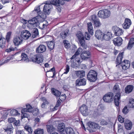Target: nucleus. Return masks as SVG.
<instances>
[{
    "instance_id": "27",
    "label": "nucleus",
    "mask_w": 134,
    "mask_h": 134,
    "mask_svg": "<svg viewBox=\"0 0 134 134\" xmlns=\"http://www.w3.org/2000/svg\"><path fill=\"white\" fill-rule=\"evenodd\" d=\"M65 126L63 123L59 124L58 126L57 129L58 131L60 132H62L64 131Z\"/></svg>"
},
{
    "instance_id": "5",
    "label": "nucleus",
    "mask_w": 134,
    "mask_h": 134,
    "mask_svg": "<svg viewBox=\"0 0 134 134\" xmlns=\"http://www.w3.org/2000/svg\"><path fill=\"white\" fill-rule=\"evenodd\" d=\"M110 12L107 9H104L100 10L98 13V16L100 18L105 19L109 18L110 15Z\"/></svg>"
},
{
    "instance_id": "4",
    "label": "nucleus",
    "mask_w": 134,
    "mask_h": 134,
    "mask_svg": "<svg viewBox=\"0 0 134 134\" xmlns=\"http://www.w3.org/2000/svg\"><path fill=\"white\" fill-rule=\"evenodd\" d=\"M97 75L96 71L93 70H91L87 75V79L91 82H95L97 79Z\"/></svg>"
},
{
    "instance_id": "56",
    "label": "nucleus",
    "mask_w": 134,
    "mask_h": 134,
    "mask_svg": "<svg viewBox=\"0 0 134 134\" xmlns=\"http://www.w3.org/2000/svg\"><path fill=\"white\" fill-rule=\"evenodd\" d=\"M122 112L124 114H126L129 112V110L126 106H125L122 110Z\"/></svg>"
},
{
    "instance_id": "14",
    "label": "nucleus",
    "mask_w": 134,
    "mask_h": 134,
    "mask_svg": "<svg viewBox=\"0 0 134 134\" xmlns=\"http://www.w3.org/2000/svg\"><path fill=\"white\" fill-rule=\"evenodd\" d=\"M122 40L121 37H118L114 38L113 40V42L115 45L120 46L122 43Z\"/></svg>"
},
{
    "instance_id": "44",
    "label": "nucleus",
    "mask_w": 134,
    "mask_h": 134,
    "mask_svg": "<svg viewBox=\"0 0 134 134\" xmlns=\"http://www.w3.org/2000/svg\"><path fill=\"white\" fill-rule=\"evenodd\" d=\"M10 113L11 115L12 116H15L20 115V114L18 112V111L15 109L11 110Z\"/></svg>"
},
{
    "instance_id": "63",
    "label": "nucleus",
    "mask_w": 134,
    "mask_h": 134,
    "mask_svg": "<svg viewBox=\"0 0 134 134\" xmlns=\"http://www.w3.org/2000/svg\"><path fill=\"white\" fill-rule=\"evenodd\" d=\"M14 125L17 126H19L20 125V121L19 120H16L14 122Z\"/></svg>"
},
{
    "instance_id": "49",
    "label": "nucleus",
    "mask_w": 134,
    "mask_h": 134,
    "mask_svg": "<svg viewBox=\"0 0 134 134\" xmlns=\"http://www.w3.org/2000/svg\"><path fill=\"white\" fill-rule=\"evenodd\" d=\"M94 23L96 27H99L101 25V24L99 19L94 22Z\"/></svg>"
},
{
    "instance_id": "52",
    "label": "nucleus",
    "mask_w": 134,
    "mask_h": 134,
    "mask_svg": "<svg viewBox=\"0 0 134 134\" xmlns=\"http://www.w3.org/2000/svg\"><path fill=\"white\" fill-rule=\"evenodd\" d=\"M59 97V99L61 101L65 100L66 98V96L65 94H62Z\"/></svg>"
},
{
    "instance_id": "8",
    "label": "nucleus",
    "mask_w": 134,
    "mask_h": 134,
    "mask_svg": "<svg viewBox=\"0 0 134 134\" xmlns=\"http://www.w3.org/2000/svg\"><path fill=\"white\" fill-rule=\"evenodd\" d=\"M113 94L112 92H109L105 94L103 97L104 101L107 103L111 102L113 100Z\"/></svg>"
},
{
    "instance_id": "34",
    "label": "nucleus",
    "mask_w": 134,
    "mask_h": 134,
    "mask_svg": "<svg viewBox=\"0 0 134 134\" xmlns=\"http://www.w3.org/2000/svg\"><path fill=\"white\" fill-rule=\"evenodd\" d=\"M47 44L48 47L50 50L53 49L55 46L54 42L52 41L48 42Z\"/></svg>"
},
{
    "instance_id": "22",
    "label": "nucleus",
    "mask_w": 134,
    "mask_h": 134,
    "mask_svg": "<svg viewBox=\"0 0 134 134\" xmlns=\"http://www.w3.org/2000/svg\"><path fill=\"white\" fill-rule=\"evenodd\" d=\"M26 108H24L21 110V113H25V112H31L33 110V108L29 104L26 105Z\"/></svg>"
},
{
    "instance_id": "38",
    "label": "nucleus",
    "mask_w": 134,
    "mask_h": 134,
    "mask_svg": "<svg viewBox=\"0 0 134 134\" xmlns=\"http://www.w3.org/2000/svg\"><path fill=\"white\" fill-rule=\"evenodd\" d=\"M48 3L52 5H55L56 6H59V4L58 3V0H51V1H47Z\"/></svg>"
},
{
    "instance_id": "6",
    "label": "nucleus",
    "mask_w": 134,
    "mask_h": 134,
    "mask_svg": "<svg viewBox=\"0 0 134 134\" xmlns=\"http://www.w3.org/2000/svg\"><path fill=\"white\" fill-rule=\"evenodd\" d=\"M76 36L81 46L83 47L84 49H86L87 46L85 45V38L82 33L79 31L77 32Z\"/></svg>"
},
{
    "instance_id": "40",
    "label": "nucleus",
    "mask_w": 134,
    "mask_h": 134,
    "mask_svg": "<svg viewBox=\"0 0 134 134\" xmlns=\"http://www.w3.org/2000/svg\"><path fill=\"white\" fill-rule=\"evenodd\" d=\"M47 131L48 132L51 133L54 130L55 128L52 125H47Z\"/></svg>"
},
{
    "instance_id": "43",
    "label": "nucleus",
    "mask_w": 134,
    "mask_h": 134,
    "mask_svg": "<svg viewBox=\"0 0 134 134\" xmlns=\"http://www.w3.org/2000/svg\"><path fill=\"white\" fill-rule=\"evenodd\" d=\"M80 54L79 53L76 51L75 54L71 58V59L72 60L74 59L75 58V60L78 63L80 62V60H77V58L78 55Z\"/></svg>"
},
{
    "instance_id": "16",
    "label": "nucleus",
    "mask_w": 134,
    "mask_h": 134,
    "mask_svg": "<svg viewBox=\"0 0 134 134\" xmlns=\"http://www.w3.org/2000/svg\"><path fill=\"white\" fill-rule=\"evenodd\" d=\"M28 23L31 26H33L34 27H35L38 25L39 23L38 20L36 18H33L30 20L28 21Z\"/></svg>"
},
{
    "instance_id": "18",
    "label": "nucleus",
    "mask_w": 134,
    "mask_h": 134,
    "mask_svg": "<svg viewBox=\"0 0 134 134\" xmlns=\"http://www.w3.org/2000/svg\"><path fill=\"white\" fill-rule=\"evenodd\" d=\"M103 33L101 30H98L95 32V37L98 39L99 40L102 38Z\"/></svg>"
},
{
    "instance_id": "12",
    "label": "nucleus",
    "mask_w": 134,
    "mask_h": 134,
    "mask_svg": "<svg viewBox=\"0 0 134 134\" xmlns=\"http://www.w3.org/2000/svg\"><path fill=\"white\" fill-rule=\"evenodd\" d=\"M76 86H80L85 85L86 84V80L85 79H78L75 81Z\"/></svg>"
},
{
    "instance_id": "1",
    "label": "nucleus",
    "mask_w": 134,
    "mask_h": 134,
    "mask_svg": "<svg viewBox=\"0 0 134 134\" xmlns=\"http://www.w3.org/2000/svg\"><path fill=\"white\" fill-rule=\"evenodd\" d=\"M124 55V52H120L119 53L116 59V63L118 65L121 64V65L122 69L124 70L128 69L130 66V62L127 60H124L123 62H121Z\"/></svg>"
},
{
    "instance_id": "41",
    "label": "nucleus",
    "mask_w": 134,
    "mask_h": 134,
    "mask_svg": "<svg viewBox=\"0 0 134 134\" xmlns=\"http://www.w3.org/2000/svg\"><path fill=\"white\" fill-rule=\"evenodd\" d=\"M26 131H28V132L30 133H32L33 131V130L32 128L29 125H26L24 127Z\"/></svg>"
},
{
    "instance_id": "32",
    "label": "nucleus",
    "mask_w": 134,
    "mask_h": 134,
    "mask_svg": "<svg viewBox=\"0 0 134 134\" xmlns=\"http://www.w3.org/2000/svg\"><path fill=\"white\" fill-rule=\"evenodd\" d=\"M134 44V38H131L129 41L128 46L127 47V48L130 49L133 46Z\"/></svg>"
},
{
    "instance_id": "55",
    "label": "nucleus",
    "mask_w": 134,
    "mask_h": 134,
    "mask_svg": "<svg viewBox=\"0 0 134 134\" xmlns=\"http://www.w3.org/2000/svg\"><path fill=\"white\" fill-rule=\"evenodd\" d=\"M29 116V115L25 113H23L21 114V118L23 119L24 118H28Z\"/></svg>"
},
{
    "instance_id": "35",
    "label": "nucleus",
    "mask_w": 134,
    "mask_h": 134,
    "mask_svg": "<svg viewBox=\"0 0 134 134\" xmlns=\"http://www.w3.org/2000/svg\"><path fill=\"white\" fill-rule=\"evenodd\" d=\"M76 75L78 77L82 78L84 77L85 75V72L83 71H78L76 73Z\"/></svg>"
},
{
    "instance_id": "61",
    "label": "nucleus",
    "mask_w": 134,
    "mask_h": 134,
    "mask_svg": "<svg viewBox=\"0 0 134 134\" xmlns=\"http://www.w3.org/2000/svg\"><path fill=\"white\" fill-rule=\"evenodd\" d=\"M41 100L43 102V103H46V104H48V102L47 101L46 99L44 97H42L41 98Z\"/></svg>"
},
{
    "instance_id": "64",
    "label": "nucleus",
    "mask_w": 134,
    "mask_h": 134,
    "mask_svg": "<svg viewBox=\"0 0 134 134\" xmlns=\"http://www.w3.org/2000/svg\"><path fill=\"white\" fill-rule=\"evenodd\" d=\"M85 38L87 40H89L90 39V35L87 32H86L85 33Z\"/></svg>"
},
{
    "instance_id": "24",
    "label": "nucleus",
    "mask_w": 134,
    "mask_h": 134,
    "mask_svg": "<svg viewBox=\"0 0 134 134\" xmlns=\"http://www.w3.org/2000/svg\"><path fill=\"white\" fill-rule=\"evenodd\" d=\"M21 59L19 61H21L25 63H27L29 62V59L26 54L24 53H22L21 55ZM19 61V60H18Z\"/></svg>"
},
{
    "instance_id": "11",
    "label": "nucleus",
    "mask_w": 134,
    "mask_h": 134,
    "mask_svg": "<svg viewBox=\"0 0 134 134\" xmlns=\"http://www.w3.org/2000/svg\"><path fill=\"white\" fill-rule=\"evenodd\" d=\"M31 34L29 31L25 30L22 31L20 36L22 38V39L27 40L31 36Z\"/></svg>"
},
{
    "instance_id": "28",
    "label": "nucleus",
    "mask_w": 134,
    "mask_h": 134,
    "mask_svg": "<svg viewBox=\"0 0 134 134\" xmlns=\"http://www.w3.org/2000/svg\"><path fill=\"white\" fill-rule=\"evenodd\" d=\"M65 130L66 134H75L73 129L71 127L66 128Z\"/></svg>"
},
{
    "instance_id": "46",
    "label": "nucleus",
    "mask_w": 134,
    "mask_h": 134,
    "mask_svg": "<svg viewBox=\"0 0 134 134\" xmlns=\"http://www.w3.org/2000/svg\"><path fill=\"white\" fill-rule=\"evenodd\" d=\"M12 32L10 31L8 32L6 36V39L8 42H9V41L11 37V36L12 34Z\"/></svg>"
},
{
    "instance_id": "36",
    "label": "nucleus",
    "mask_w": 134,
    "mask_h": 134,
    "mask_svg": "<svg viewBox=\"0 0 134 134\" xmlns=\"http://www.w3.org/2000/svg\"><path fill=\"white\" fill-rule=\"evenodd\" d=\"M35 134H44V130L43 129L38 128L34 131Z\"/></svg>"
},
{
    "instance_id": "33",
    "label": "nucleus",
    "mask_w": 134,
    "mask_h": 134,
    "mask_svg": "<svg viewBox=\"0 0 134 134\" xmlns=\"http://www.w3.org/2000/svg\"><path fill=\"white\" fill-rule=\"evenodd\" d=\"M51 90L53 94L56 97H59L60 95L61 92L58 91L53 88H52Z\"/></svg>"
},
{
    "instance_id": "48",
    "label": "nucleus",
    "mask_w": 134,
    "mask_h": 134,
    "mask_svg": "<svg viewBox=\"0 0 134 134\" xmlns=\"http://www.w3.org/2000/svg\"><path fill=\"white\" fill-rule=\"evenodd\" d=\"M35 10L37 13L38 14V16L40 17V15H41V14H42L41 13V11L40 8L39 7L35 8Z\"/></svg>"
},
{
    "instance_id": "30",
    "label": "nucleus",
    "mask_w": 134,
    "mask_h": 134,
    "mask_svg": "<svg viewBox=\"0 0 134 134\" xmlns=\"http://www.w3.org/2000/svg\"><path fill=\"white\" fill-rule=\"evenodd\" d=\"M69 31L68 30H66L63 31L60 33V37L63 39L65 38L68 36Z\"/></svg>"
},
{
    "instance_id": "59",
    "label": "nucleus",
    "mask_w": 134,
    "mask_h": 134,
    "mask_svg": "<svg viewBox=\"0 0 134 134\" xmlns=\"http://www.w3.org/2000/svg\"><path fill=\"white\" fill-rule=\"evenodd\" d=\"M58 3L59 4V6L60 5H63L64 4V0H58Z\"/></svg>"
},
{
    "instance_id": "58",
    "label": "nucleus",
    "mask_w": 134,
    "mask_h": 134,
    "mask_svg": "<svg viewBox=\"0 0 134 134\" xmlns=\"http://www.w3.org/2000/svg\"><path fill=\"white\" fill-rule=\"evenodd\" d=\"M24 132L22 130H16V134H24Z\"/></svg>"
},
{
    "instance_id": "20",
    "label": "nucleus",
    "mask_w": 134,
    "mask_h": 134,
    "mask_svg": "<svg viewBox=\"0 0 134 134\" xmlns=\"http://www.w3.org/2000/svg\"><path fill=\"white\" fill-rule=\"evenodd\" d=\"M112 37V34L110 32H108L103 34L102 38L106 41H109Z\"/></svg>"
},
{
    "instance_id": "50",
    "label": "nucleus",
    "mask_w": 134,
    "mask_h": 134,
    "mask_svg": "<svg viewBox=\"0 0 134 134\" xmlns=\"http://www.w3.org/2000/svg\"><path fill=\"white\" fill-rule=\"evenodd\" d=\"M32 114L34 116H36L39 113V110L37 108L35 109V110L32 111Z\"/></svg>"
},
{
    "instance_id": "25",
    "label": "nucleus",
    "mask_w": 134,
    "mask_h": 134,
    "mask_svg": "<svg viewBox=\"0 0 134 134\" xmlns=\"http://www.w3.org/2000/svg\"><path fill=\"white\" fill-rule=\"evenodd\" d=\"M87 25L89 32L91 35H93V32L92 23L91 22L88 23H87Z\"/></svg>"
},
{
    "instance_id": "62",
    "label": "nucleus",
    "mask_w": 134,
    "mask_h": 134,
    "mask_svg": "<svg viewBox=\"0 0 134 134\" xmlns=\"http://www.w3.org/2000/svg\"><path fill=\"white\" fill-rule=\"evenodd\" d=\"M101 125H106L108 124V123L104 120H102L100 122Z\"/></svg>"
},
{
    "instance_id": "10",
    "label": "nucleus",
    "mask_w": 134,
    "mask_h": 134,
    "mask_svg": "<svg viewBox=\"0 0 134 134\" xmlns=\"http://www.w3.org/2000/svg\"><path fill=\"white\" fill-rule=\"evenodd\" d=\"M80 110L81 113L83 116H86L88 115V107L85 104H83L80 107Z\"/></svg>"
},
{
    "instance_id": "31",
    "label": "nucleus",
    "mask_w": 134,
    "mask_h": 134,
    "mask_svg": "<svg viewBox=\"0 0 134 134\" xmlns=\"http://www.w3.org/2000/svg\"><path fill=\"white\" fill-rule=\"evenodd\" d=\"M32 37L33 38L36 37L39 34L38 29L37 28H34L32 31Z\"/></svg>"
},
{
    "instance_id": "47",
    "label": "nucleus",
    "mask_w": 134,
    "mask_h": 134,
    "mask_svg": "<svg viewBox=\"0 0 134 134\" xmlns=\"http://www.w3.org/2000/svg\"><path fill=\"white\" fill-rule=\"evenodd\" d=\"M38 25L41 29H43L46 27L47 25L44 24L43 22H41L39 23V25Z\"/></svg>"
},
{
    "instance_id": "21",
    "label": "nucleus",
    "mask_w": 134,
    "mask_h": 134,
    "mask_svg": "<svg viewBox=\"0 0 134 134\" xmlns=\"http://www.w3.org/2000/svg\"><path fill=\"white\" fill-rule=\"evenodd\" d=\"M4 130L7 134H12L13 133V128L12 125L10 124L7 127L4 128Z\"/></svg>"
},
{
    "instance_id": "19",
    "label": "nucleus",
    "mask_w": 134,
    "mask_h": 134,
    "mask_svg": "<svg viewBox=\"0 0 134 134\" xmlns=\"http://www.w3.org/2000/svg\"><path fill=\"white\" fill-rule=\"evenodd\" d=\"M90 55V52H89L84 51L82 53L80 56L81 58L83 60H86L88 58V56Z\"/></svg>"
},
{
    "instance_id": "2",
    "label": "nucleus",
    "mask_w": 134,
    "mask_h": 134,
    "mask_svg": "<svg viewBox=\"0 0 134 134\" xmlns=\"http://www.w3.org/2000/svg\"><path fill=\"white\" fill-rule=\"evenodd\" d=\"M119 85L117 84H115L113 88V91L115 92H117L115 96L114 99V102L115 104L117 106H118L119 103L120 102V100L121 93Z\"/></svg>"
},
{
    "instance_id": "51",
    "label": "nucleus",
    "mask_w": 134,
    "mask_h": 134,
    "mask_svg": "<svg viewBox=\"0 0 134 134\" xmlns=\"http://www.w3.org/2000/svg\"><path fill=\"white\" fill-rule=\"evenodd\" d=\"M70 69L69 66L68 65H67L66 66V68L65 69V71L64 73V74H66L69 72Z\"/></svg>"
},
{
    "instance_id": "54",
    "label": "nucleus",
    "mask_w": 134,
    "mask_h": 134,
    "mask_svg": "<svg viewBox=\"0 0 134 134\" xmlns=\"http://www.w3.org/2000/svg\"><path fill=\"white\" fill-rule=\"evenodd\" d=\"M15 121V119L13 117H11L8 119V121L9 123H12Z\"/></svg>"
},
{
    "instance_id": "29",
    "label": "nucleus",
    "mask_w": 134,
    "mask_h": 134,
    "mask_svg": "<svg viewBox=\"0 0 134 134\" xmlns=\"http://www.w3.org/2000/svg\"><path fill=\"white\" fill-rule=\"evenodd\" d=\"M5 39L2 35L0 36V47H5Z\"/></svg>"
},
{
    "instance_id": "53",
    "label": "nucleus",
    "mask_w": 134,
    "mask_h": 134,
    "mask_svg": "<svg viewBox=\"0 0 134 134\" xmlns=\"http://www.w3.org/2000/svg\"><path fill=\"white\" fill-rule=\"evenodd\" d=\"M16 48H13L12 47H11L9 48L8 49H6L5 51L6 52H9L12 51H14L15 50H16Z\"/></svg>"
},
{
    "instance_id": "39",
    "label": "nucleus",
    "mask_w": 134,
    "mask_h": 134,
    "mask_svg": "<svg viewBox=\"0 0 134 134\" xmlns=\"http://www.w3.org/2000/svg\"><path fill=\"white\" fill-rule=\"evenodd\" d=\"M128 106L130 108H134V99L132 98L130 99Z\"/></svg>"
},
{
    "instance_id": "60",
    "label": "nucleus",
    "mask_w": 134,
    "mask_h": 134,
    "mask_svg": "<svg viewBox=\"0 0 134 134\" xmlns=\"http://www.w3.org/2000/svg\"><path fill=\"white\" fill-rule=\"evenodd\" d=\"M92 19L93 21V22L97 20L98 19L97 18V17L96 15H94L91 16Z\"/></svg>"
},
{
    "instance_id": "37",
    "label": "nucleus",
    "mask_w": 134,
    "mask_h": 134,
    "mask_svg": "<svg viewBox=\"0 0 134 134\" xmlns=\"http://www.w3.org/2000/svg\"><path fill=\"white\" fill-rule=\"evenodd\" d=\"M125 127L126 129L129 130L131 129L132 126V122H128L125 123Z\"/></svg>"
},
{
    "instance_id": "13",
    "label": "nucleus",
    "mask_w": 134,
    "mask_h": 134,
    "mask_svg": "<svg viewBox=\"0 0 134 134\" xmlns=\"http://www.w3.org/2000/svg\"><path fill=\"white\" fill-rule=\"evenodd\" d=\"M113 30L115 35L119 36L123 34V30L121 29L117 26H114L113 28Z\"/></svg>"
},
{
    "instance_id": "26",
    "label": "nucleus",
    "mask_w": 134,
    "mask_h": 134,
    "mask_svg": "<svg viewBox=\"0 0 134 134\" xmlns=\"http://www.w3.org/2000/svg\"><path fill=\"white\" fill-rule=\"evenodd\" d=\"M133 88V86L132 85L127 86L125 88V93H130L132 91Z\"/></svg>"
},
{
    "instance_id": "7",
    "label": "nucleus",
    "mask_w": 134,
    "mask_h": 134,
    "mask_svg": "<svg viewBox=\"0 0 134 134\" xmlns=\"http://www.w3.org/2000/svg\"><path fill=\"white\" fill-rule=\"evenodd\" d=\"M31 60L33 62L40 63L43 61V56L41 54L35 55L31 58Z\"/></svg>"
},
{
    "instance_id": "9",
    "label": "nucleus",
    "mask_w": 134,
    "mask_h": 134,
    "mask_svg": "<svg viewBox=\"0 0 134 134\" xmlns=\"http://www.w3.org/2000/svg\"><path fill=\"white\" fill-rule=\"evenodd\" d=\"M23 40L20 36L15 37L13 40V42L15 46H18L22 43Z\"/></svg>"
},
{
    "instance_id": "57",
    "label": "nucleus",
    "mask_w": 134,
    "mask_h": 134,
    "mask_svg": "<svg viewBox=\"0 0 134 134\" xmlns=\"http://www.w3.org/2000/svg\"><path fill=\"white\" fill-rule=\"evenodd\" d=\"M118 120L120 122L122 123L124 122V118H122L121 115H119V116Z\"/></svg>"
},
{
    "instance_id": "23",
    "label": "nucleus",
    "mask_w": 134,
    "mask_h": 134,
    "mask_svg": "<svg viewBox=\"0 0 134 134\" xmlns=\"http://www.w3.org/2000/svg\"><path fill=\"white\" fill-rule=\"evenodd\" d=\"M88 124L89 127L91 128L97 129L99 128L98 124L94 122H89Z\"/></svg>"
},
{
    "instance_id": "15",
    "label": "nucleus",
    "mask_w": 134,
    "mask_h": 134,
    "mask_svg": "<svg viewBox=\"0 0 134 134\" xmlns=\"http://www.w3.org/2000/svg\"><path fill=\"white\" fill-rule=\"evenodd\" d=\"M131 23L130 19L126 18L125 19L124 23L122 24V26L125 29H127L130 27Z\"/></svg>"
},
{
    "instance_id": "17",
    "label": "nucleus",
    "mask_w": 134,
    "mask_h": 134,
    "mask_svg": "<svg viewBox=\"0 0 134 134\" xmlns=\"http://www.w3.org/2000/svg\"><path fill=\"white\" fill-rule=\"evenodd\" d=\"M46 47L45 46L41 44L36 48V52L37 53H42L46 51Z\"/></svg>"
},
{
    "instance_id": "3",
    "label": "nucleus",
    "mask_w": 134,
    "mask_h": 134,
    "mask_svg": "<svg viewBox=\"0 0 134 134\" xmlns=\"http://www.w3.org/2000/svg\"><path fill=\"white\" fill-rule=\"evenodd\" d=\"M52 8V6L49 3H48L47 1L46 3L44 6L43 11L44 13V14H41L40 15V17L44 19L46 17V15H48L50 13L51 10Z\"/></svg>"
},
{
    "instance_id": "42",
    "label": "nucleus",
    "mask_w": 134,
    "mask_h": 134,
    "mask_svg": "<svg viewBox=\"0 0 134 134\" xmlns=\"http://www.w3.org/2000/svg\"><path fill=\"white\" fill-rule=\"evenodd\" d=\"M80 54L79 53L76 51L75 54L71 58V59L72 60L74 59L75 58V60L78 63L80 62V60H77V58L78 55Z\"/></svg>"
},
{
    "instance_id": "45",
    "label": "nucleus",
    "mask_w": 134,
    "mask_h": 134,
    "mask_svg": "<svg viewBox=\"0 0 134 134\" xmlns=\"http://www.w3.org/2000/svg\"><path fill=\"white\" fill-rule=\"evenodd\" d=\"M65 47L67 48H69L70 47V44L67 40H65L63 41Z\"/></svg>"
}]
</instances>
